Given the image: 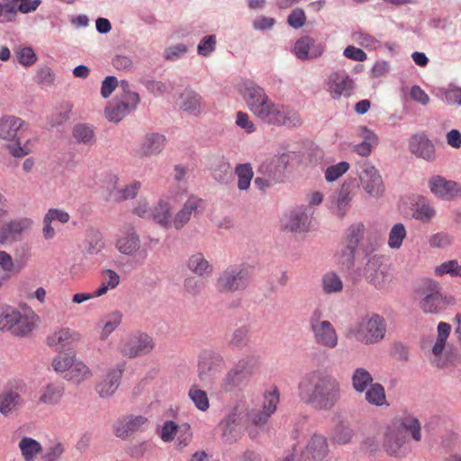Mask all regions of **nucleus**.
Wrapping results in <instances>:
<instances>
[{
  "mask_svg": "<svg viewBox=\"0 0 461 461\" xmlns=\"http://www.w3.org/2000/svg\"><path fill=\"white\" fill-rule=\"evenodd\" d=\"M242 95L250 112L255 115L269 100L265 90L253 82L244 84Z\"/></svg>",
  "mask_w": 461,
  "mask_h": 461,
  "instance_id": "aec40b11",
  "label": "nucleus"
},
{
  "mask_svg": "<svg viewBox=\"0 0 461 461\" xmlns=\"http://www.w3.org/2000/svg\"><path fill=\"white\" fill-rule=\"evenodd\" d=\"M349 168V164L341 161L336 165L329 167L325 171V178L328 182H333L339 178Z\"/></svg>",
  "mask_w": 461,
  "mask_h": 461,
  "instance_id": "680f3d73",
  "label": "nucleus"
},
{
  "mask_svg": "<svg viewBox=\"0 0 461 461\" xmlns=\"http://www.w3.org/2000/svg\"><path fill=\"white\" fill-rule=\"evenodd\" d=\"M387 324L378 313H367L363 316L350 333L364 345H375L381 342L386 334Z\"/></svg>",
  "mask_w": 461,
  "mask_h": 461,
  "instance_id": "39448f33",
  "label": "nucleus"
},
{
  "mask_svg": "<svg viewBox=\"0 0 461 461\" xmlns=\"http://www.w3.org/2000/svg\"><path fill=\"white\" fill-rule=\"evenodd\" d=\"M202 203V199L198 197H189L173 218L174 228L176 230H182L190 221L192 215L195 216L199 213Z\"/></svg>",
  "mask_w": 461,
  "mask_h": 461,
  "instance_id": "5701e85b",
  "label": "nucleus"
},
{
  "mask_svg": "<svg viewBox=\"0 0 461 461\" xmlns=\"http://www.w3.org/2000/svg\"><path fill=\"white\" fill-rule=\"evenodd\" d=\"M279 402V391L275 387L271 392H267L264 394V401L262 410L267 412V414H274L276 411V406Z\"/></svg>",
  "mask_w": 461,
  "mask_h": 461,
  "instance_id": "4d7b16f0",
  "label": "nucleus"
},
{
  "mask_svg": "<svg viewBox=\"0 0 461 461\" xmlns=\"http://www.w3.org/2000/svg\"><path fill=\"white\" fill-rule=\"evenodd\" d=\"M308 223L309 217L303 209H295L291 211L282 219L283 228L293 232L305 231Z\"/></svg>",
  "mask_w": 461,
  "mask_h": 461,
  "instance_id": "bb28decb",
  "label": "nucleus"
},
{
  "mask_svg": "<svg viewBox=\"0 0 461 461\" xmlns=\"http://www.w3.org/2000/svg\"><path fill=\"white\" fill-rule=\"evenodd\" d=\"M154 348V341L146 333H140L122 341L120 346L121 353L130 358L146 355Z\"/></svg>",
  "mask_w": 461,
  "mask_h": 461,
  "instance_id": "dca6fc26",
  "label": "nucleus"
},
{
  "mask_svg": "<svg viewBox=\"0 0 461 461\" xmlns=\"http://www.w3.org/2000/svg\"><path fill=\"white\" fill-rule=\"evenodd\" d=\"M366 401L375 406H382L386 403L384 386L379 383L371 384L366 391Z\"/></svg>",
  "mask_w": 461,
  "mask_h": 461,
  "instance_id": "49530a36",
  "label": "nucleus"
},
{
  "mask_svg": "<svg viewBox=\"0 0 461 461\" xmlns=\"http://www.w3.org/2000/svg\"><path fill=\"white\" fill-rule=\"evenodd\" d=\"M138 104L124 99L113 100L105 108V116L110 122H119L131 111L135 110Z\"/></svg>",
  "mask_w": 461,
  "mask_h": 461,
  "instance_id": "a878e982",
  "label": "nucleus"
},
{
  "mask_svg": "<svg viewBox=\"0 0 461 461\" xmlns=\"http://www.w3.org/2000/svg\"><path fill=\"white\" fill-rule=\"evenodd\" d=\"M235 172L238 176V188L247 190L253 177L251 166L249 164H240L236 167Z\"/></svg>",
  "mask_w": 461,
  "mask_h": 461,
  "instance_id": "3c124183",
  "label": "nucleus"
},
{
  "mask_svg": "<svg viewBox=\"0 0 461 461\" xmlns=\"http://www.w3.org/2000/svg\"><path fill=\"white\" fill-rule=\"evenodd\" d=\"M32 221L26 218L5 223L0 228V244L15 240L23 230L30 227Z\"/></svg>",
  "mask_w": 461,
  "mask_h": 461,
  "instance_id": "cd10ccee",
  "label": "nucleus"
},
{
  "mask_svg": "<svg viewBox=\"0 0 461 461\" xmlns=\"http://www.w3.org/2000/svg\"><path fill=\"white\" fill-rule=\"evenodd\" d=\"M18 447L24 461H34L36 456L43 451L40 442L30 437H23Z\"/></svg>",
  "mask_w": 461,
  "mask_h": 461,
  "instance_id": "f704fd0d",
  "label": "nucleus"
},
{
  "mask_svg": "<svg viewBox=\"0 0 461 461\" xmlns=\"http://www.w3.org/2000/svg\"><path fill=\"white\" fill-rule=\"evenodd\" d=\"M256 116L264 122L277 126L295 127L302 123L299 114L270 99L258 110Z\"/></svg>",
  "mask_w": 461,
  "mask_h": 461,
  "instance_id": "9d476101",
  "label": "nucleus"
},
{
  "mask_svg": "<svg viewBox=\"0 0 461 461\" xmlns=\"http://www.w3.org/2000/svg\"><path fill=\"white\" fill-rule=\"evenodd\" d=\"M188 395L198 410L202 411L208 410L209 399L205 391L199 389L197 385H193Z\"/></svg>",
  "mask_w": 461,
  "mask_h": 461,
  "instance_id": "864d4df0",
  "label": "nucleus"
},
{
  "mask_svg": "<svg viewBox=\"0 0 461 461\" xmlns=\"http://www.w3.org/2000/svg\"><path fill=\"white\" fill-rule=\"evenodd\" d=\"M309 330L313 341L323 348L332 349L338 346L339 336L335 327L330 321L324 320L322 310L314 309L307 320Z\"/></svg>",
  "mask_w": 461,
  "mask_h": 461,
  "instance_id": "423d86ee",
  "label": "nucleus"
},
{
  "mask_svg": "<svg viewBox=\"0 0 461 461\" xmlns=\"http://www.w3.org/2000/svg\"><path fill=\"white\" fill-rule=\"evenodd\" d=\"M166 138L159 133H148L140 147L141 155L149 157L160 153L165 146Z\"/></svg>",
  "mask_w": 461,
  "mask_h": 461,
  "instance_id": "7c9ffc66",
  "label": "nucleus"
},
{
  "mask_svg": "<svg viewBox=\"0 0 461 461\" xmlns=\"http://www.w3.org/2000/svg\"><path fill=\"white\" fill-rule=\"evenodd\" d=\"M306 22V16L303 9L296 8L288 15V24L294 28L299 29L304 25Z\"/></svg>",
  "mask_w": 461,
  "mask_h": 461,
  "instance_id": "774afa93",
  "label": "nucleus"
},
{
  "mask_svg": "<svg viewBox=\"0 0 461 461\" xmlns=\"http://www.w3.org/2000/svg\"><path fill=\"white\" fill-rule=\"evenodd\" d=\"M328 453L327 439L321 435H313L306 447V454L315 461L322 460Z\"/></svg>",
  "mask_w": 461,
  "mask_h": 461,
  "instance_id": "72a5a7b5",
  "label": "nucleus"
},
{
  "mask_svg": "<svg viewBox=\"0 0 461 461\" xmlns=\"http://www.w3.org/2000/svg\"><path fill=\"white\" fill-rule=\"evenodd\" d=\"M181 109L194 116H198L203 110L202 98L194 91L185 89L180 95Z\"/></svg>",
  "mask_w": 461,
  "mask_h": 461,
  "instance_id": "c85d7f7f",
  "label": "nucleus"
},
{
  "mask_svg": "<svg viewBox=\"0 0 461 461\" xmlns=\"http://www.w3.org/2000/svg\"><path fill=\"white\" fill-rule=\"evenodd\" d=\"M407 433H410L415 441L421 440V427L419 420L411 415L393 419L384 436V451L391 456H404L407 453L404 446Z\"/></svg>",
  "mask_w": 461,
  "mask_h": 461,
  "instance_id": "f03ea898",
  "label": "nucleus"
},
{
  "mask_svg": "<svg viewBox=\"0 0 461 461\" xmlns=\"http://www.w3.org/2000/svg\"><path fill=\"white\" fill-rule=\"evenodd\" d=\"M252 274V267L247 263L230 265L217 274L214 289L220 294L242 293L249 286Z\"/></svg>",
  "mask_w": 461,
  "mask_h": 461,
  "instance_id": "7ed1b4c3",
  "label": "nucleus"
},
{
  "mask_svg": "<svg viewBox=\"0 0 461 461\" xmlns=\"http://www.w3.org/2000/svg\"><path fill=\"white\" fill-rule=\"evenodd\" d=\"M435 273L438 276L448 274L455 277L461 276V266L455 259L448 260L437 267Z\"/></svg>",
  "mask_w": 461,
  "mask_h": 461,
  "instance_id": "13d9d810",
  "label": "nucleus"
},
{
  "mask_svg": "<svg viewBox=\"0 0 461 461\" xmlns=\"http://www.w3.org/2000/svg\"><path fill=\"white\" fill-rule=\"evenodd\" d=\"M180 430V427L172 420H167L161 429L160 438L164 442H171Z\"/></svg>",
  "mask_w": 461,
  "mask_h": 461,
  "instance_id": "338daca9",
  "label": "nucleus"
},
{
  "mask_svg": "<svg viewBox=\"0 0 461 461\" xmlns=\"http://www.w3.org/2000/svg\"><path fill=\"white\" fill-rule=\"evenodd\" d=\"M150 217H152L153 220L163 228L171 227L173 219L170 204L160 200L150 211Z\"/></svg>",
  "mask_w": 461,
  "mask_h": 461,
  "instance_id": "473e14b6",
  "label": "nucleus"
},
{
  "mask_svg": "<svg viewBox=\"0 0 461 461\" xmlns=\"http://www.w3.org/2000/svg\"><path fill=\"white\" fill-rule=\"evenodd\" d=\"M186 267L191 272L199 276L211 274L213 269L212 266L201 252L192 254L186 261Z\"/></svg>",
  "mask_w": 461,
  "mask_h": 461,
  "instance_id": "2f4dec72",
  "label": "nucleus"
},
{
  "mask_svg": "<svg viewBox=\"0 0 461 461\" xmlns=\"http://www.w3.org/2000/svg\"><path fill=\"white\" fill-rule=\"evenodd\" d=\"M65 452V447L60 442H54L49 445L44 451H42V455L41 456V461H60L63 454Z\"/></svg>",
  "mask_w": 461,
  "mask_h": 461,
  "instance_id": "5fc2aeb1",
  "label": "nucleus"
},
{
  "mask_svg": "<svg viewBox=\"0 0 461 461\" xmlns=\"http://www.w3.org/2000/svg\"><path fill=\"white\" fill-rule=\"evenodd\" d=\"M72 337L69 329H61L59 331L54 332L49 336L47 340L50 347L60 345L65 347L69 344V340Z\"/></svg>",
  "mask_w": 461,
  "mask_h": 461,
  "instance_id": "bf43d9fd",
  "label": "nucleus"
},
{
  "mask_svg": "<svg viewBox=\"0 0 461 461\" xmlns=\"http://www.w3.org/2000/svg\"><path fill=\"white\" fill-rule=\"evenodd\" d=\"M364 131L365 140L361 143L357 144L354 147V150L362 157H367L370 155L373 146L377 144V137L367 128H364Z\"/></svg>",
  "mask_w": 461,
  "mask_h": 461,
  "instance_id": "8fccbe9b",
  "label": "nucleus"
},
{
  "mask_svg": "<svg viewBox=\"0 0 461 461\" xmlns=\"http://www.w3.org/2000/svg\"><path fill=\"white\" fill-rule=\"evenodd\" d=\"M116 247L121 253L127 256H132L139 250L140 240L133 228H130L125 236L117 240Z\"/></svg>",
  "mask_w": 461,
  "mask_h": 461,
  "instance_id": "c756f323",
  "label": "nucleus"
},
{
  "mask_svg": "<svg viewBox=\"0 0 461 461\" xmlns=\"http://www.w3.org/2000/svg\"><path fill=\"white\" fill-rule=\"evenodd\" d=\"M211 169L213 178L220 183L226 182L230 175V165L223 157H213Z\"/></svg>",
  "mask_w": 461,
  "mask_h": 461,
  "instance_id": "37998d69",
  "label": "nucleus"
},
{
  "mask_svg": "<svg viewBox=\"0 0 461 461\" xmlns=\"http://www.w3.org/2000/svg\"><path fill=\"white\" fill-rule=\"evenodd\" d=\"M87 243L86 252L90 255L99 253L104 247L102 234L96 230L90 231L87 236Z\"/></svg>",
  "mask_w": 461,
  "mask_h": 461,
  "instance_id": "6e6d98bb",
  "label": "nucleus"
},
{
  "mask_svg": "<svg viewBox=\"0 0 461 461\" xmlns=\"http://www.w3.org/2000/svg\"><path fill=\"white\" fill-rule=\"evenodd\" d=\"M328 92L333 99L349 97L354 88V81L344 73L335 72L328 78Z\"/></svg>",
  "mask_w": 461,
  "mask_h": 461,
  "instance_id": "6ab92c4d",
  "label": "nucleus"
},
{
  "mask_svg": "<svg viewBox=\"0 0 461 461\" xmlns=\"http://www.w3.org/2000/svg\"><path fill=\"white\" fill-rule=\"evenodd\" d=\"M148 422V419L142 415H125L118 419L114 423V433L116 437L126 439L131 434L141 430Z\"/></svg>",
  "mask_w": 461,
  "mask_h": 461,
  "instance_id": "a211bd4d",
  "label": "nucleus"
},
{
  "mask_svg": "<svg viewBox=\"0 0 461 461\" xmlns=\"http://www.w3.org/2000/svg\"><path fill=\"white\" fill-rule=\"evenodd\" d=\"M440 290V285L430 279L425 280L419 287L418 294L422 296L420 307L425 313L438 314L447 305L455 303L453 297L444 295Z\"/></svg>",
  "mask_w": 461,
  "mask_h": 461,
  "instance_id": "6e6552de",
  "label": "nucleus"
},
{
  "mask_svg": "<svg viewBox=\"0 0 461 461\" xmlns=\"http://www.w3.org/2000/svg\"><path fill=\"white\" fill-rule=\"evenodd\" d=\"M124 364L118 365L116 368L111 369L105 377L96 385V392L100 397L112 396L119 387Z\"/></svg>",
  "mask_w": 461,
  "mask_h": 461,
  "instance_id": "b1692460",
  "label": "nucleus"
},
{
  "mask_svg": "<svg viewBox=\"0 0 461 461\" xmlns=\"http://www.w3.org/2000/svg\"><path fill=\"white\" fill-rule=\"evenodd\" d=\"M18 62L25 67H30L37 61V56L31 47H23L15 50Z\"/></svg>",
  "mask_w": 461,
  "mask_h": 461,
  "instance_id": "052dcab7",
  "label": "nucleus"
},
{
  "mask_svg": "<svg viewBox=\"0 0 461 461\" xmlns=\"http://www.w3.org/2000/svg\"><path fill=\"white\" fill-rule=\"evenodd\" d=\"M430 192L438 199L452 201L461 198V185L452 180H447L441 176H433L429 180Z\"/></svg>",
  "mask_w": 461,
  "mask_h": 461,
  "instance_id": "2eb2a0df",
  "label": "nucleus"
},
{
  "mask_svg": "<svg viewBox=\"0 0 461 461\" xmlns=\"http://www.w3.org/2000/svg\"><path fill=\"white\" fill-rule=\"evenodd\" d=\"M260 366L261 357L258 354L251 353L241 357L222 378L221 383V391L231 393L247 384Z\"/></svg>",
  "mask_w": 461,
  "mask_h": 461,
  "instance_id": "20e7f679",
  "label": "nucleus"
},
{
  "mask_svg": "<svg viewBox=\"0 0 461 461\" xmlns=\"http://www.w3.org/2000/svg\"><path fill=\"white\" fill-rule=\"evenodd\" d=\"M373 381L372 375L364 367L356 368L352 374V387L357 393H364L374 384Z\"/></svg>",
  "mask_w": 461,
  "mask_h": 461,
  "instance_id": "58836bf2",
  "label": "nucleus"
},
{
  "mask_svg": "<svg viewBox=\"0 0 461 461\" xmlns=\"http://www.w3.org/2000/svg\"><path fill=\"white\" fill-rule=\"evenodd\" d=\"M23 404V398L16 391L7 389L0 393V413L5 417L17 413Z\"/></svg>",
  "mask_w": 461,
  "mask_h": 461,
  "instance_id": "393cba45",
  "label": "nucleus"
},
{
  "mask_svg": "<svg viewBox=\"0 0 461 461\" xmlns=\"http://www.w3.org/2000/svg\"><path fill=\"white\" fill-rule=\"evenodd\" d=\"M72 135L77 143L93 145L95 142V128L87 123L76 124Z\"/></svg>",
  "mask_w": 461,
  "mask_h": 461,
  "instance_id": "4c0bfd02",
  "label": "nucleus"
},
{
  "mask_svg": "<svg viewBox=\"0 0 461 461\" xmlns=\"http://www.w3.org/2000/svg\"><path fill=\"white\" fill-rule=\"evenodd\" d=\"M366 227L362 222L351 224L344 232L341 249L338 252V263L342 268L351 270L355 267L357 249L363 240Z\"/></svg>",
  "mask_w": 461,
  "mask_h": 461,
  "instance_id": "0eeeda50",
  "label": "nucleus"
},
{
  "mask_svg": "<svg viewBox=\"0 0 461 461\" xmlns=\"http://www.w3.org/2000/svg\"><path fill=\"white\" fill-rule=\"evenodd\" d=\"M34 80L39 85L50 86L53 84L55 80V74L53 73L50 68L43 66L39 68V69L37 70Z\"/></svg>",
  "mask_w": 461,
  "mask_h": 461,
  "instance_id": "69168bd1",
  "label": "nucleus"
},
{
  "mask_svg": "<svg viewBox=\"0 0 461 461\" xmlns=\"http://www.w3.org/2000/svg\"><path fill=\"white\" fill-rule=\"evenodd\" d=\"M436 214L435 209L424 197H420L413 204L412 216L422 222L429 221Z\"/></svg>",
  "mask_w": 461,
  "mask_h": 461,
  "instance_id": "ea45409f",
  "label": "nucleus"
},
{
  "mask_svg": "<svg viewBox=\"0 0 461 461\" xmlns=\"http://www.w3.org/2000/svg\"><path fill=\"white\" fill-rule=\"evenodd\" d=\"M41 0H24L19 5L14 3H8L6 5V19L7 21H12L13 18L16 15L17 12H21L22 14H28L35 11L39 5H41Z\"/></svg>",
  "mask_w": 461,
  "mask_h": 461,
  "instance_id": "a19ab883",
  "label": "nucleus"
},
{
  "mask_svg": "<svg viewBox=\"0 0 461 461\" xmlns=\"http://www.w3.org/2000/svg\"><path fill=\"white\" fill-rule=\"evenodd\" d=\"M216 47L215 35L204 36L197 46V52L199 55L208 57Z\"/></svg>",
  "mask_w": 461,
  "mask_h": 461,
  "instance_id": "0e129e2a",
  "label": "nucleus"
},
{
  "mask_svg": "<svg viewBox=\"0 0 461 461\" xmlns=\"http://www.w3.org/2000/svg\"><path fill=\"white\" fill-rule=\"evenodd\" d=\"M74 363V356L59 355L53 359L52 366L56 372L67 373Z\"/></svg>",
  "mask_w": 461,
  "mask_h": 461,
  "instance_id": "e2e57ef3",
  "label": "nucleus"
},
{
  "mask_svg": "<svg viewBox=\"0 0 461 461\" xmlns=\"http://www.w3.org/2000/svg\"><path fill=\"white\" fill-rule=\"evenodd\" d=\"M225 367V358L216 349H204L198 357L197 375L204 385L212 384L217 374Z\"/></svg>",
  "mask_w": 461,
  "mask_h": 461,
  "instance_id": "9b49d317",
  "label": "nucleus"
},
{
  "mask_svg": "<svg viewBox=\"0 0 461 461\" xmlns=\"http://www.w3.org/2000/svg\"><path fill=\"white\" fill-rule=\"evenodd\" d=\"M359 179L364 190L373 197H380L384 192V185L378 170L369 162L359 165Z\"/></svg>",
  "mask_w": 461,
  "mask_h": 461,
  "instance_id": "4468645a",
  "label": "nucleus"
},
{
  "mask_svg": "<svg viewBox=\"0 0 461 461\" xmlns=\"http://www.w3.org/2000/svg\"><path fill=\"white\" fill-rule=\"evenodd\" d=\"M34 324L21 312L12 306H5L0 312V330L10 331L15 336H25L30 333Z\"/></svg>",
  "mask_w": 461,
  "mask_h": 461,
  "instance_id": "f8f14e48",
  "label": "nucleus"
},
{
  "mask_svg": "<svg viewBox=\"0 0 461 461\" xmlns=\"http://www.w3.org/2000/svg\"><path fill=\"white\" fill-rule=\"evenodd\" d=\"M409 149L416 157L427 161L436 158L435 147L425 134H414L409 140Z\"/></svg>",
  "mask_w": 461,
  "mask_h": 461,
  "instance_id": "412c9836",
  "label": "nucleus"
},
{
  "mask_svg": "<svg viewBox=\"0 0 461 461\" xmlns=\"http://www.w3.org/2000/svg\"><path fill=\"white\" fill-rule=\"evenodd\" d=\"M140 188V182H133L122 189L112 190L110 192V198L114 202H122L128 199L134 198Z\"/></svg>",
  "mask_w": 461,
  "mask_h": 461,
  "instance_id": "de8ad7c7",
  "label": "nucleus"
},
{
  "mask_svg": "<svg viewBox=\"0 0 461 461\" xmlns=\"http://www.w3.org/2000/svg\"><path fill=\"white\" fill-rule=\"evenodd\" d=\"M342 394L341 383L321 369L305 373L297 384L300 401L317 411L333 410L339 403Z\"/></svg>",
  "mask_w": 461,
  "mask_h": 461,
  "instance_id": "f257e3e1",
  "label": "nucleus"
},
{
  "mask_svg": "<svg viewBox=\"0 0 461 461\" xmlns=\"http://www.w3.org/2000/svg\"><path fill=\"white\" fill-rule=\"evenodd\" d=\"M321 287L326 294H338L343 290V282L338 274L328 272L321 278Z\"/></svg>",
  "mask_w": 461,
  "mask_h": 461,
  "instance_id": "c03bdc74",
  "label": "nucleus"
},
{
  "mask_svg": "<svg viewBox=\"0 0 461 461\" xmlns=\"http://www.w3.org/2000/svg\"><path fill=\"white\" fill-rule=\"evenodd\" d=\"M291 160L288 153L276 155L264 161L258 168V173L270 178L275 184L281 183L286 177V168Z\"/></svg>",
  "mask_w": 461,
  "mask_h": 461,
  "instance_id": "ddd939ff",
  "label": "nucleus"
},
{
  "mask_svg": "<svg viewBox=\"0 0 461 461\" xmlns=\"http://www.w3.org/2000/svg\"><path fill=\"white\" fill-rule=\"evenodd\" d=\"M24 125L23 120L14 115L0 118V139L10 142L6 148L14 158L24 157L30 152L28 148L21 146L20 131Z\"/></svg>",
  "mask_w": 461,
  "mask_h": 461,
  "instance_id": "1a4fd4ad",
  "label": "nucleus"
},
{
  "mask_svg": "<svg viewBox=\"0 0 461 461\" xmlns=\"http://www.w3.org/2000/svg\"><path fill=\"white\" fill-rule=\"evenodd\" d=\"M324 51V46L316 44L314 39L310 36L301 37L294 47V55L301 60L312 59L321 57Z\"/></svg>",
  "mask_w": 461,
  "mask_h": 461,
  "instance_id": "4be33fe9",
  "label": "nucleus"
},
{
  "mask_svg": "<svg viewBox=\"0 0 461 461\" xmlns=\"http://www.w3.org/2000/svg\"><path fill=\"white\" fill-rule=\"evenodd\" d=\"M250 339V329L247 325L236 328L229 339L230 347L241 349L248 346Z\"/></svg>",
  "mask_w": 461,
  "mask_h": 461,
  "instance_id": "a18cd8bd",
  "label": "nucleus"
},
{
  "mask_svg": "<svg viewBox=\"0 0 461 461\" xmlns=\"http://www.w3.org/2000/svg\"><path fill=\"white\" fill-rule=\"evenodd\" d=\"M406 235L407 232L402 223L394 224L389 232L388 246L394 249H400Z\"/></svg>",
  "mask_w": 461,
  "mask_h": 461,
  "instance_id": "603ef678",
  "label": "nucleus"
},
{
  "mask_svg": "<svg viewBox=\"0 0 461 461\" xmlns=\"http://www.w3.org/2000/svg\"><path fill=\"white\" fill-rule=\"evenodd\" d=\"M363 252L366 258V262L363 267V276L366 280L374 285L375 287L381 286L384 282V272L382 269V257L373 254L367 249H364Z\"/></svg>",
  "mask_w": 461,
  "mask_h": 461,
  "instance_id": "f3484780",
  "label": "nucleus"
},
{
  "mask_svg": "<svg viewBox=\"0 0 461 461\" xmlns=\"http://www.w3.org/2000/svg\"><path fill=\"white\" fill-rule=\"evenodd\" d=\"M92 376L90 369L82 362H75L69 370L64 375V378L76 384L89 379Z\"/></svg>",
  "mask_w": 461,
  "mask_h": 461,
  "instance_id": "79ce46f5",
  "label": "nucleus"
},
{
  "mask_svg": "<svg viewBox=\"0 0 461 461\" xmlns=\"http://www.w3.org/2000/svg\"><path fill=\"white\" fill-rule=\"evenodd\" d=\"M353 436L354 430L351 424L347 420H341L335 425L330 439L334 443L345 445L351 441Z\"/></svg>",
  "mask_w": 461,
  "mask_h": 461,
  "instance_id": "e433bc0d",
  "label": "nucleus"
},
{
  "mask_svg": "<svg viewBox=\"0 0 461 461\" xmlns=\"http://www.w3.org/2000/svg\"><path fill=\"white\" fill-rule=\"evenodd\" d=\"M64 393V388L57 384H48L39 401L45 404H56L59 402Z\"/></svg>",
  "mask_w": 461,
  "mask_h": 461,
  "instance_id": "09e8293b",
  "label": "nucleus"
},
{
  "mask_svg": "<svg viewBox=\"0 0 461 461\" xmlns=\"http://www.w3.org/2000/svg\"><path fill=\"white\" fill-rule=\"evenodd\" d=\"M352 186L350 183H344L339 190L335 198V211L334 213L340 219L346 214V209L351 201Z\"/></svg>",
  "mask_w": 461,
  "mask_h": 461,
  "instance_id": "c9c22d12",
  "label": "nucleus"
}]
</instances>
